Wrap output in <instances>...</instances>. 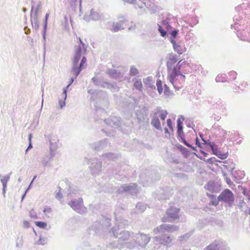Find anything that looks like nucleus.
I'll return each instance as SVG.
<instances>
[{"label": "nucleus", "instance_id": "nucleus-48", "mask_svg": "<svg viewBox=\"0 0 250 250\" xmlns=\"http://www.w3.org/2000/svg\"><path fill=\"white\" fill-rule=\"evenodd\" d=\"M241 143V140H240V141H239L238 142V143Z\"/></svg>", "mask_w": 250, "mask_h": 250}, {"label": "nucleus", "instance_id": "nucleus-5", "mask_svg": "<svg viewBox=\"0 0 250 250\" xmlns=\"http://www.w3.org/2000/svg\"><path fill=\"white\" fill-rule=\"evenodd\" d=\"M221 182L219 180H210L204 186V188L212 193H218L222 189Z\"/></svg>", "mask_w": 250, "mask_h": 250}, {"label": "nucleus", "instance_id": "nucleus-1", "mask_svg": "<svg viewBox=\"0 0 250 250\" xmlns=\"http://www.w3.org/2000/svg\"><path fill=\"white\" fill-rule=\"evenodd\" d=\"M176 54H169L167 58V67L168 72L167 79L176 89H179L184 84L185 76L189 72L190 65L186 61L180 60L174 66L178 60Z\"/></svg>", "mask_w": 250, "mask_h": 250}, {"label": "nucleus", "instance_id": "nucleus-8", "mask_svg": "<svg viewBox=\"0 0 250 250\" xmlns=\"http://www.w3.org/2000/svg\"><path fill=\"white\" fill-rule=\"evenodd\" d=\"M208 104H212V107L213 108H218L220 110V112L222 113L225 114L227 109H226V103L222 101L221 100H218L217 102H213L212 101H208Z\"/></svg>", "mask_w": 250, "mask_h": 250}, {"label": "nucleus", "instance_id": "nucleus-25", "mask_svg": "<svg viewBox=\"0 0 250 250\" xmlns=\"http://www.w3.org/2000/svg\"><path fill=\"white\" fill-rule=\"evenodd\" d=\"M172 242V239L169 236H166L163 239V243L164 245H168L171 243Z\"/></svg>", "mask_w": 250, "mask_h": 250}, {"label": "nucleus", "instance_id": "nucleus-18", "mask_svg": "<svg viewBox=\"0 0 250 250\" xmlns=\"http://www.w3.org/2000/svg\"><path fill=\"white\" fill-rule=\"evenodd\" d=\"M204 162H205L207 164L211 165V166H213V164L217 165V164L215 163L216 162H221V161L218 160L216 158L214 157L208 159L207 160H205V159L204 158Z\"/></svg>", "mask_w": 250, "mask_h": 250}, {"label": "nucleus", "instance_id": "nucleus-26", "mask_svg": "<svg viewBox=\"0 0 250 250\" xmlns=\"http://www.w3.org/2000/svg\"><path fill=\"white\" fill-rule=\"evenodd\" d=\"M29 215L30 217L32 219H37L38 218L37 214L34 209L30 210L29 212Z\"/></svg>", "mask_w": 250, "mask_h": 250}, {"label": "nucleus", "instance_id": "nucleus-32", "mask_svg": "<svg viewBox=\"0 0 250 250\" xmlns=\"http://www.w3.org/2000/svg\"><path fill=\"white\" fill-rule=\"evenodd\" d=\"M196 145L200 148V150L201 152V153H203V151L202 150V147L201 146V145L200 143H199L197 138H196Z\"/></svg>", "mask_w": 250, "mask_h": 250}, {"label": "nucleus", "instance_id": "nucleus-21", "mask_svg": "<svg viewBox=\"0 0 250 250\" xmlns=\"http://www.w3.org/2000/svg\"><path fill=\"white\" fill-rule=\"evenodd\" d=\"M35 225L41 229H45L47 227V224L42 221L35 222Z\"/></svg>", "mask_w": 250, "mask_h": 250}, {"label": "nucleus", "instance_id": "nucleus-44", "mask_svg": "<svg viewBox=\"0 0 250 250\" xmlns=\"http://www.w3.org/2000/svg\"><path fill=\"white\" fill-rule=\"evenodd\" d=\"M248 213L250 215V207L248 210Z\"/></svg>", "mask_w": 250, "mask_h": 250}, {"label": "nucleus", "instance_id": "nucleus-31", "mask_svg": "<svg viewBox=\"0 0 250 250\" xmlns=\"http://www.w3.org/2000/svg\"><path fill=\"white\" fill-rule=\"evenodd\" d=\"M159 31L161 33L162 37H164L166 36V32L164 30H163L161 27H160Z\"/></svg>", "mask_w": 250, "mask_h": 250}, {"label": "nucleus", "instance_id": "nucleus-38", "mask_svg": "<svg viewBox=\"0 0 250 250\" xmlns=\"http://www.w3.org/2000/svg\"><path fill=\"white\" fill-rule=\"evenodd\" d=\"M49 17V14L48 13H47L45 15V24H46L47 23V19H48V18Z\"/></svg>", "mask_w": 250, "mask_h": 250}, {"label": "nucleus", "instance_id": "nucleus-23", "mask_svg": "<svg viewBox=\"0 0 250 250\" xmlns=\"http://www.w3.org/2000/svg\"><path fill=\"white\" fill-rule=\"evenodd\" d=\"M73 81H74V80L72 78L71 80H70V83L68 84V85L67 86V87L63 89V93L62 94V98L64 99V100H65V99L66 98L67 89L70 85V84L73 83Z\"/></svg>", "mask_w": 250, "mask_h": 250}, {"label": "nucleus", "instance_id": "nucleus-41", "mask_svg": "<svg viewBox=\"0 0 250 250\" xmlns=\"http://www.w3.org/2000/svg\"><path fill=\"white\" fill-rule=\"evenodd\" d=\"M165 133H168V134H169L168 130V129H167V128H165Z\"/></svg>", "mask_w": 250, "mask_h": 250}, {"label": "nucleus", "instance_id": "nucleus-15", "mask_svg": "<svg viewBox=\"0 0 250 250\" xmlns=\"http://www.w3.org/2000/svg\"><path fill=\"white\" fill-rule=\"evenodd\" d=\"M151 124L156 128L160 130L162 129L161 123L157 116L154 115Z\"/></svg>", "mask_w": 250, "mask_h": 250}, {"label": "nucleus", "instance_id": "nucleus-20", "mask_svg": "<svg viewBox=\"0 0 250 250\" xmlns=\"http://www.w3.org/2000/svg\"><path fill=\"white\" fill-rule=\"evenodd\" d=\"M43 212L45 215L49 217L50 215H52L53 210L50 207H46L44 208Z\"/></svg>", "mask_w": 250, "mask_h": 250}, {"label": "nucleus", "instance_id": "nucleus-42", "mask_svg": "<svg viewBox=\"0 0 250 250\" xmlns=\"http://www.w3.org/2000/svg\"><path fill=\"white\" fill-rule=\"evenodd\" d=\"M207 132H208V131L207 129H206V132H205V134H204V136L207 135Z\"/></svg>", "mask_w": 250, "mask_h": 250}, {"label": "nucleus", "instance_id": "nucleus-28", "mask_svg": "<svg viewBox=\"0 0 250 250\" xmlns=\"http://www.w3.org/2000/svg\"><path fill=\"white\" fill-rule=\"evenodd\" d=\"M164 93L167 96H169L170 94L169 89L166 85H165Z\"/></svg>", "mask_w": 250, "mask_h": 250}, {"label": "nucleus", "instance_id": "nucleus-6", "mask_svg": "<svg viewBox=\"0 0 250 250\" xmlns=\"http://www.w3.org/2000/svg\"><path fill=\"white\" fill-rule=\"evenodd\" d=\"M206 250H229L227 243L221 240H215L208 246Z\"/></svg>", "mask_w": 250, "mask_h": 250}, {"label": "nucleus", "instance_id": "nucleus-2", "mask_svg": "<svg viewBox=\"0 0 250 250\" xmlns=\"http://www.w3.org/2000/svg\"><path fill=\"white\" fill-rule=\"evenodd\" d=\"M79 45L75 50V54L72 59V73L76 78L80 74L81 70L86 67L87 59L85 56H83L80 65L78 66V62L82 56L84 55L86 53V48L85 44L83 42L82 40L79 37Z\"/></svg>", "mask_w": 250, "mask_h": 250}, {"label": "nucleus", "instance_id": "nucleus-37", "mask_svg": "<svg viewBox=\"0 0 250 250\" xmlns=\"http://www.w3.org/2000/svg\"><path fill=\"white\" fill-rule=\"evenodd\" d=\"M29 141H30V142L31 141V137H30L29 138ZM32 147V145H31V143L30 142L28 147L27 149H26V151H27L28 149L31 148Z\"/></svg>", "mask_w": 250, "mask_h": 250}, {"label": "nucleus", "instance_id": "nucleus-14", "mask_svg": "<svg viewBox=\"0 0 250 250\" xmlns=\"http://www.w3.org/2000/svg\"><path fill=\"white\" fill-rule=\"evenodd\" d=\"M215 81L217 83H227L229 82V79L225 74H218L215 78Z\"/></svg>", "mask_w": 250, "mask_h": 250}, {"label": "nucleus", "instance_id": "nucleus-19", "mask_svg": "<svg viewBox=\"0 0 250 250\" xmlns=\"http://www.w3.org/2000/svg\"><path fill=\"white\" fill-rule=\"evenodd\" d=\"M136 187H137L136 184H130L129 185H124L122 187V188H123L124 190L127 191L130 190L132 188H136Z\"/></svg>", "mask_w": 250, "mask_h": 250}, {"label": "nucleus", "instance_id": "nucleus-27", "mask_svg": "<svg viewBox=\"0 0 250 250\" xmlns=\"http://www.w3.org/2000/svg\"><path fill=\"white\" fill-rule=\"evenodd\" d=\"M138 71L137 69L135 67H131L130 70V73L131 75H136L138 74Z\"/></svg>", "mask_w": 250, "mask_h": 250}, {"label": "nucleus", "instance_id": "nucleus-29", "mask_svg": "<svg viewBox=\"0 0 250 250\" xmlns=\"http://www.w3.org/2000/svg\"><path fill=\"white\" fill-rule=\"evenodd\" d=\"M167 125L169 129L173 130L172 123L171 120L170 119L167 120Z\"/></svg>", "mask_w": 250, "mask_h": 250}, {"label": "nucleus", "instance_id": "nucleus-50", "mask_svg": "<svg viewBox=\"0 0 250 250\" xmlns=\"http://www.w3.org/2000/svg\"><path fill=\"white\" fill-rule=\"evenodd\" d=\"M249 200L250 201V198H249Z\"/></svg>", "mask_w": 250, "mask_h": 250}, {"label": "nucleus", "instance_id": "nucleus-7", "mask_svg": "<svg viewBox=\"0 0 250 250\" xmlns=\"http://www.w3.org/2000/svg\"><path fill=\"white\" fill-rule=\"evenodd\" d=\"M180 209L174 207L169 208L167 212V217H164L162 219L163 222H171L172 220L177 219L179 218L178 213Z\"/></svg>", "mask_w": 250, "mask_h": 250}, {"label": "nucleus", "instance_id": "nucleus-13", "mask_svg": "<svg viewBox=\"0 0 250 250\" xmlns=\"http://www.w3.org/2000/svg\"><path fill=\"white\" fill-rule=\"evenodd\" d=\"M154 115L157 116V117H160L161 120H165L167 115V112L165 110L157 109L154 113Z\"/></svg>", "mask_w": 250, "mask_h": 250}, {"label": "nucleus", "instance_id": "nucleus-34", "mask_svg": "<svg viewBox=\"0 0 250 250\" xmlns=\"http://www.w3.org/2000/svg\"><path fill=\"white\" fill-rule=\"evenodd\" d=\"M23 226L25 228H28L30 226V223L29 222L27 221H25L23 222Z\"/></svg>", "mask_w": 250, "mask_h": 250}, {"label": "nucleus", "instance_id": "nucleus-45", "mask_svg": "<svg viewBox=\"0 0 250 250\" xmlns=\"http://www.w3.org/2000/svg\"><path fill=\"white\" fill-rule=\"evenodd\" d=\"M224 167H226V168H228V166L226 165H224Z\"/></svg>", "mask_w": 250, "mask_h": 250}, {"label": "nucleus", "instance_id": "nucleus-47", "mask_svg": "<svg viewBox=\"0 0 250 250\" xmlns=\"http://www.w3.org/2000/svg\"><path fill=\"white\" fill-rule=\"evenodd\" d=\"M234 167H232L231 168V170L232 171L234 169Z\"/></svg>", "mask_w": 250, "mask_h": 250}, {"label": "nucleus", "instance_id": "nucleus-9", "mask_svg": "<svg viewBox=\"0 0 250 250\" xmlns=\"http://www.w3.org/2000/svg\"><path fill=\"white\" fill-rule=\"evenodd\" d=\"M68 204L74 210L78 212H80L81 210L83 208V201L82 199H80L78 200L71 201Z\"/></svg>", "mask_w": 250, "mask_h": 250}, {"label": "nucleus", "instance_id": "nucleus-10", "mask_svg": "<svg viewBox=\"0 0 250 250\" xmlns=\"http://www.w3.org/2000/svg\"><path fill=\"white\" fill-rule=\"evenodd\" d=\"M182 123L181 122L180 120H178L177 121V133L178 135L181 137L182 140L183 141V143L186 145L188 147H191V146L188 144L185 139L184 138V132L183 130V126L182 125Z\"/></svg>", "mask_w": 250, "mask_h": 250}, {"label": "nucleus", "instance_id": "nucleus-11", "mask_svg": "<svg viewBox=\"0 0 250 250\" xmlns=\"http://www.w3.org/2000/svg\"><path fill=\"white\" fill-rule=\"evenodd\" d=\"M206 195L208 197L209 199V205L210 206L216 207L218 205L219 202H220V200H219V196L216 198V195L209 193L208 192L206 193Z\"/></svg>", "mask_w": 250, "mask_h": 250}, {"label": "nucleus", "instance_id": "nucleus-30", "mask_svg": "<svg viewBox=\"0 0 250 250\" xmlns=\"http://www.w3.org/2000/svg\"><path fill=\"white\" fill-rule=\"evenodd\" d=\"M242 19V16L239 15H235L233 17V21H240Z\"/></svg>", "mask_w": 250, "mask_h": 250}, {"label": "nucleus", "instance_id": "nucleus-3", "mask_svg": "<svg viewBox=\"0 0 250 250\" xmlns=\"http://www.w3.org/2000/svg\"><path fill=\"white\" fill-rule=\"evenodd\" d=\"M204 149L208 151H211L212 154L216 155L218 158L222 160L226 159L228 156V152L222 153L219 149L217 145L211 141L207 137H204Z\"/></svg>", "mask_w": 250, "mask_h": 250}, {"label": "nucleus", "instance_id": "nucleus-17", "mask_svg": "<svg viewBox=\"0 0 250 250\" xmlns=\"http://www.w3.org/2000/svg\"><path fill=\"white\" fill-rule=\"evenodd\" d=\"M133 81L134 87L139 91H142L143 84L141 80L140 79L135 78L133 80Z\"/></svg>", "mask_w": 250, "mask_h": 250}, {"label": "nucleus", "instance_id": "nucleus-46", "mask_svg": "<svg viewBox=\"0 0 250 250\" xmlns=\"http://www.w3.org/2000/svg\"><path fill=\"white\" fill-rule=\"evenodd\" d=\"M209 168L211 169H213V168H211V166H209Z\"/></svg>", "mask_w": 250, "mask_h": 250}, {"label": "nucleus", "instance_id": "nucleus-49", "mask_svg": "<svg viewBox=\"0 0 250 250\" xmlns=\"http://www.w3.org/2000/svg\"><path fill=\"white\" fill-rule=\"evenodd\" d=\"M39 244H42V243L41 242H39Z\"/></svg>", "mask_w": 250, "mask_h": 250}, {"label": "nucleus", "instance_id": "nucleus-43", "mask_svg": "<svg viewBox=\"0 0 250 250\" xmlns=\"http://www.w3.org/2000/svg\"><path fill=\"white\" fill-rule=\"evenodd\" d=\"M207 155H208L207 153H206L204 151V157H207Z\"/></svg>", "mask_w": 250, "mask_h": 250}, {"label": "nucleus", "instance_id": "nucleus-4", "mask_svg": "<svg viewBox=\"0 0 250 250\" xmlns=\"http://www.w3.org/2000/svg\"><path fill=\"white\" fill-rule=\"evenodd\" d=\"M219 196V200L228 204L229 207H231L234 201V195L232 192L229 189H225L223 190Z\"/></svg>", "mask_w": 250, "mask_h": 250}, {"label": "nucleus", "instance_id": "nucleus-22", "mask_svg": "<svg viewBox=\"0 0 250 250\" xmlns=\"http://www.w3.org/2000/svg\"><path fill=\"white\" fill-rule=\"evenodd\" d=\"M156 86L159 94H161L163 91V89L162 87V82L161 80H158L157 81Z\"/></svg>", "mask_w": 250, "mask_h": 250}, {"label": "nucleus", "instance_id": "nucleus-39", "mask_svg": "<svg viewBox=\"0 0 250 250\" xmlns=\"http://www.w3.org/2000/svg\"><path fill=\"white\" fill-rule=\"evenodd\" d=\"M237 25V23H234V24H231V28L232 29V28H234V29H236V28H235V25Z\"/></svg>", "mask_w": 250, "mask_h": 250}, {"label": "nucleus", "instance_id": "nucleus-35", "mask_svg": "<svg viewBox=\"0 0 250 250\" xmlns=\"http://www.w3.org/2000/svg\"><path fill=\"white\" fill-rule=\"evenodd\" d=\"M119 29L120 28L118 26L113 25L111 29V30L113 32H116V31H117L118 30H119Z\"/></svg>", "mask_w": 250, "mask_h": 250}, {"label": "nucleus", "instance_id": "nucleus-40", "mask_svg": "<svg viewBox=\"0 0 250 250\" xmlns=\"http://www.w3.org/2000/svg\"><path fill=\"white\" fill-rule=\"evenodd\" d=\"M234 135L235 136H237L238 137H239V138H240V135L238 133V132H235L234 133Z\"/></svg>", "mask_w": 250, "mask_h": 250}, {"label": "nucleus", "instance_id": "nucleus-12", "mask_svg": "<svg viewBox=\"0 0 250 250\" xmlns=\"http://www.w3.org/2000/svg\"><path fill=\"white\" fill-rule=\"evenodd\" d=\"M160 229L164 231L171 232L178 229V227L174 225L163 224L160 226Z\"/></svg>", "mask_w": 250, "mask_h": 250}, {"label": "nucleus", "instance_id": "nucleus-33", "mask_svg": "<svg viewBox=\"0 0 250 250\" xmlns=\"http://www.w3.org/2000/svg\"><path fill=\"white\" fill-rule=\"evenodd\" d=\"M177 34H178V32L176 30H173L170 33V34L173 38H175L176 36H177Z\"/></svg>", "mask_w": 250, "mask_h": 250}, {"label": "nucleus", "instance_id": "nucleus-16", "mask_svg": "<svg viewBox=\"0 0 250 250\" xmlns=\"http://www.w3.org/2000/svg\"><path fill=\"white\" fill-rule=\"evenodd\" d=\"M171 42L173 44L174 50L178 54H182L184 52V49L182 48L180 45L177 44L175 40H172Z\"/></svg>", "mask_w": 250, "mask_h": 250}, {"label": "nucleus", "instance_id": "nucleus-24", "mask_svg": "<svg viewBox=\"0 0 250 250\" xmlns=\"http://www.w3.org/2000/svg\"><path fill=\"white\" fill-rule=\"evenodd\" d=\"M237 73L234 71H230L229 73V75L230 77V80H234L236 79V76H237Z\"/></svg>", "mask_w": 250, "mask_h": 250}, {"label": "nucleus", "instance_id": "nucleus-36", "mask_svg": "<svg viewBox=\"0 0 250 250\" xmlns=\"http://www.w3.org/2000/svg\"><path fill=\"white\" fill-rule=\"evenodd\" d=\"M60 107L62 108L65 105V102L64 101H60L59 102Z\"/></svg>", "mask_w": 250, "mask_h": 250}]
</instances>
